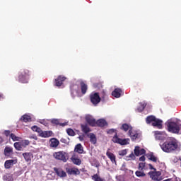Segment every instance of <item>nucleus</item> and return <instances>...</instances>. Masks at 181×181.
<instances>
[{"mask_svg":"<svg viewBox=\"0 0 181 181\" xmlns=\"http://www.w3.org/2000/svg\"><path fill=\"white\" fill-rule=\"evenodd\" d=\"M156 139L161 141L160 147L165 153H174L180 149V143L175 137H168L163 132L157 131L155 132Z\"/></svg>","mask_w":181,"mask_h":181,"instance_id":"1","label":"nucleus"},{"mask_svg":"<svg viewBox=\"0 0 181 181\" xmlns=\"http://www.w3.org/2000/svg\"><path fill=\"white\" fill-rule=\"evenodd\" d=\"M107 134L109 135H112L115 134L112 141L114 144H118L119 145L124 146V145H129V139H121L118 137V134L117 133V129H110L107 130Z\"/></svg>","mask_w":181,"mask_h":181,"instance_id":"2","label":"nucleus"},{"mask_svg":"<svg viewBox=\"0 0 181 181\" xmlns=\"http://www.w3.org/2000/svg\"><path fill=\"white\" fill-rule=\"evenodd\" d=\"M167 127L169 132H172L173 134H181V124L175 122H168L167 123Z\"/></svg>","mask_w":181,"mask_h":181,"instance_id":"3","label":"nucleus"},{"mask_svg":"<svg viewBox=\"0 0 181 181\" xmlns=\"http://www.w3.org/2000/svg\"><path fill=\"white\" fill-rule=\"evenodd\" d=\"M53 157L57 160H61L62 162L66 163L69 160V153L64 151H58L53 153Z\"/></svg>","mask_w":181,"mask_h":181,"instance_id":"4","label":"nucleus"},{"mask_svg":"<svg viewBox=\"0 0 181 181\" xmlns=\"http://www.w3.org/2000/svg\"><path fill=\"white\" fill-rule=\"evenodd\" d=\"M30 76V71L28 69H24L18 76V81L26 84L28 83V77Z\"/></svg>","mask_w":181,"mask_h":181,"instance_id":"5","label":"nucleus"},{"mask_svg":"<svg viewBox=\"0 0 181 181\" xmlns=\"http://www.w3.org/2000/svg\"><path fill=\"white\" fill-rule=\"evenodd\" d=\"M90 103H92L95 106L100 104L101 102V98L100 97V93H92L90 95Z\"/></svg>","mask_w":181,"mask_h":181,"instance_id":"6","label":"nucleus"},{"mask_svg":"<svg viewBox=\"0 0 181 181\" xmlns=\"http://www.w3.org/2000/svg\"><path fill=\"white\" fill-rule=\"evenodd\" d=\"M67 80V78L64 76L59 75L58 77L54 80V86L56 87H62L63 86L64 81Z\"/></svg>","mask_w":181,"mask_h":181,"instance_id":"7","label":"nucleus"},{"mask_svg":"<svg viewBox=\"0 0 181 181\" xmlns=\"http://www.w3.org/2000/svg\"><path fill=\"white\" fill-rule=\"evenodd\" d=\"M18 163V158H14L13 160H7L4 163L5 169H11L13 165H16Z\"/></svg>","mask_w":181,"mask_h":181,"instance_id":"8","label":"nucleus"},{"mask_svg":"<svg viewBox=\"0 0 181 181\" xmlns=\"http://www.w3.org/2000/svg\"><path fill=\"white\" fill-rule=\"evenodd\" d=\"M161 173L159 171H150L148 173V176H150L152 180H158L159 179V176H160Z\"/></svg>","mask_w":181,"mask_h":181,"instance_id":"9","label":"nucleus"},{"mask_svg":"<svg viewBox=\"0 0 181 181\" xmlns=\"http://www.w3.org/2000/svg\"><path fill=\"white\" fill-rule=\"evenodd\" d=\"M129 136H130L132 141H136L139 138V134L132 129H130L128 132Z\"/></svg>","mask_w":181,"mask_h":181,"instance_id":"10","label":"nucleus"},{"mask_svg":"<svg viewBox=\"0 0 181 181\" xmlns=\"http://www.w3.org/2000/svg\"><path fill=\"white\" fill-rule=\"evenodd\" d=\"M66 172L69 175H80V170H78V168H66Z\"/></svg>","mask_w":181,"mask_h":181,"instance_id":"11","label":"nucleus"},{"mask_svg":"<svg viewBox=\"0 0 181 181\" xmlns=\"http://www.w3.org/2000/svg\"><path fill=\"white\" fill-rule=\"evenodd\" d=\"M53 135V132L52 131H43L41 129V132H40L39 136H41V138H50Z\"/></svg>","mask_w":181,"mask_h":181,"instance_id":"12","label":"nucleus"},{"mask_svg":"<svg viewBox=\"0 0 181 181\" xmlns=\"http://www.w3.org/2000/svg\"><path fill=\"white\" fill-rule=\"evenodd\" d=\"M60 145V141L56 138H52L49 140V146L50 148H57Z\"/></svg>","mask_w":181,"mask_h":181,"instance_id":"13","label":"nucleus"},{"mask_svg":"<svg viewBox=\"0 0 181 181\" xmlns=\"http://www.w3.org/2000/svg\"><path fill=\"white\" fill-rule=\"evenodd\" d=\"M86 121L90 127H96L97 121H95V119H94L93 117L86 116Z\"/></svg>","mask_w":181,"mask_h":181,"instance_id":"14","label":"nucleus"},{"mask_svg":"<svg viewBox=\"0 0 181 181\" xmlns=\"http://www.w3.org/2000/svg\"><path fill=\"white\" fill-rule=\"evenodd\" d=\"M54 171L59 177H66L67 174L61 168H54Z\"/></svg>","mask_w":181,"mask_h":181,"instance_id":"15","label":"nucleus"},{"mask_svg":"<svg viewBox=\"0 0 181 181\" xmlns=\"http://www.w3.org/2000/svg\"><path fill=\"white\" fill-rule=\"evenodd\" d=\"M106 156L111 160L112 163H117V160L115 155L111 152H110V149H108L106 152Z\"/></svg>","mask_w":181,"mask_h":181,"instance_id":"16","label":"nucleus"},{"mask_svg":"<svg viewBox=\"0 0 181 181\" xmlns=\"http://www.w3.org/2000/svg\"><path fill=\"white\" fill-rule=\"evenodd\" d=\"M80 86H81V94L84 95L87 93V90H88V86H87V84H86V83H84V81H81Z\"/></svg>","mask_w":181,"mask_h":181,"instance_id":"17","label":"nucleus"},{"mask_svg":"<svg viewBox=\"0 0 181 181\" xmlns=\"http://www.w3.org/2000/svg\"><path fill=\"white\" fill-rule=\"evenodd\" d=\"M106 125H108V124L104 119H99L98 121H96V127L103 128V127H106Z\"/></svg>","mask_w":181,"mask_h":181,"instance_id":"18","label":"nucleus"},{"mask_svg":"<svg viewBox=\"0 0 181 181\" xmlns=\"http://www.w3.org/2000/svg\"><path fill=\"white\" fill-rule=\"evenodd\" d=\"M122 93V90H121V88H115L114 91H112V95L115 97V98H119V97H121Z\"/></svg>","mask_w":181,"mask_h":181,"instance_id":"19","label":"nucleus"},{"mask_svg":"<svg viewBox=\"0 0 181 181\" xmlns=\"http://www.w3.org/2000/svg\"><path fill=\"white\" fill-rule=\"evenodd\" d=\"M162 120L156 118L154 122L152 123L153 127H156L158 129H162Z\"/></svg>","mask_w":181,"mask_h":181,"instance_id":"20","label":"nucleus"},{"mask_svg":"<svg viewBox=\"0 0 181 181\" xmlns=\"http://www.w3.org/2000/svg\"><path fill=\"white\" fill-rule=\"evenodd\" d=\"M88 136L90 139V142L93 144V145H95L97 144V136L93 133H90L88 134Z\"/></svg>","mask_w":181,"mask_h":181,"instance_id":"21","label":"nucleus"},{"mask_svg":"<svg viewBox=\"0 0 181 181\" xmlns=\"http://www.w3.org/2000/svg\"><path fill=\"white\" fill-rule=\"evenodd\" d=\"M13 153V148L12 147L6 146L4 148V155L5 156H11Z\"/></svg>","mask_w":181,"mask_h":181,"instance_id":"22","label":"nucleus"},{"mask_svg":"<svg viewBox=\"0 0 181 181\" xmlns=\"http://www.w3.org/2000/svg\"><path fill=\"white\" fill-rule=\"evenodd\" d=\"M23 156L25 162H31L32 156H33V154L32 153H23Z\"/></svg>","mask_w":181,"mask_h":181,"instance_id":"23","label":"nucleus"},{"mask_svg":"<svg viewBox=\"0 0 181 181\" xmlns=\"http://www.w3.org/2000/svg\"><path fill=\"white\" fill-rule=\"evenodd\" d=\"M120 129H122V131H124V132H127V131H131V129H132V126L124 123L122 125Z\"/></svg>","mask_w":181,"mask_h":181,"instance_id":"24","label":"nucleus"},{"mask_svg":"<svg viewBox=\"0 0 181 181\" xmlns=\"http://www.w3.org/2000/svg\"><path fill=\"white\" fill-rule=\"evenodd\" d=\"M20 120L23 121V122H30L32 117L30 115H24L21 117Z\"/></svg>","mask_w":181,"mask_h":181,"instance_id":"25","label":"nucleus"},{"mask_svg":"<svg viewBox=\"0 0 181 181\" xmlns=\"http://www.w3.org/2000/svg\"><path fill=\"white\" fill-rule=\"evenodd\" d=\"M81 128L82 129V132H83L84 134H88V132H91V129L87 124H81Z\"/></svg>","mask_w":181,"mask_h":181,"instance_id":"26","label":"nucleus"},{"mask_svg":"<svg viewBox=\"0 0 181 181\" xmlns=\"http://www.w3.org/2000/svg\"><path fill=\"white\" fill-rule=\"evenodd\" d=\"M75 152H77L78 153H83V152H84L81 144H78L75 146Z\"/></svg>","mask_w":181,"mask_h":181,"instance_id":"27","label":"nucleus"},{"mask_svg":"<svg viewBox=\"0 0 181 181\" xmlns=\"http://www.w3.org/2000/svg\"><path fill=\"white\" fill-rule=\"evenodd\" d=\"M155 119H156V117L153 115H151L146 117V124H153Z\"/></svg>","mask_w":181,"mask_h":181,"instance_id":"28","label":"nucleus"},{"mask_svg":"<svg viewBox=\"0 0 181 181\" xmlns=\"http://www.w3.org/2000/svg\"><path fill=\"white\" fill-rule=\"evenodd\" d=\"M147 158L148 159H149V160H151L152 162H158V158H156L155 155H153V153H151L150 154H148L147 156Z\"/></svg>","mask_w":181,"mask_h":181,"instance_id":"29","label":"nucleus"},{"mask_svg":"<svg viewBox=\"0 0 181 181\" xmlns=\"http://www.w3.org/2000/svg\"><path fill=\"white\" fill-rule=\"evenodd\" d=\"M14 148L16 151H23V147H22V144L20 142L14 143Z\"/></svg>","mask_w":181,"mask_h":181,"instance_id":"30","label":"nucleus"},{"mask_svg":"<svg viewBox=\"0 0 181 181\" xmlns=\"http://www.w3.org/2000/svg\"><path fill=\"white\" fill-rule=\"evenodd\" d=\"M71 161L74 165H77L78 166H80L81 165V160L78 158H71Z\"/></svg>","mask_w":181,"mask_h":181,"instance_id":"31","label":"nucleus"},{"mask_svg":"<svg viewBox=\"0 0 181 181\" xmlns=\"http://www.w3.org/2000/svg\"><path fill=\"white\" fill-rule=\"evenodd\" d=\"M146 107V103H139V106L137 107V111L139 112H142V111H144L145 110Z\"/></svg>","mask_w":181,"mask_h":181,"instance_id":"32","label":"nucleus"},{"mask_svg":"<svg viewBox=\"0 0 181 181\" xmlns=\"http://www.w3.org/2000/svg\"><path fill=\"white\" fill-rule=\"evenodd\" d=\"M21 144V146L23 148H26L29 144H30V141L29 140H23L22 141H20Z\"/></svg>","mask_w":181,"mask_h":181,"instance_id":"33","label":"nucleus"},{"mask_svg":"<svg viewBox=\"0 0 181 181\" xmlns=\"http://www.w3.org/2000/svg\"><path fill=\"white\" fill-rule=\"evenodd\" d=\"M92 180L94 181H104V180L101 177H100V175L98 174H95L92 176Z\"/></svg>","mask_w":181,"mask_h":181,"instance_id":"34","label":"nucleus"},{"mask_svg":"<svg viewBox=\"0 0 181 181\" xmlns=\"http://www.w3.org/2000/svg\"><path fill=\"white\" fill-rule=\"evenodd\" d=\"M135 175L137 177H145L146 176V174L142 171H136Z\"/></svg>","mask_w":181,"mask_h":181,"instance_id":"35","label":"nucleus"},{"mask_svg":"<svg viewBox=\"0 0 181 181\" xmlns=\"http://www.w3.org/2000/svg\"><path fill=\"white\" fill-rule=\"evenodd\" d=\"M66 134L69 135V136H74L76 135V132L72 129H67Z\"/></svg>","mask_w":181,"mask_h":181,"instance_id":"36","label":"nucleus"},{"mask_svg":"<svg viewBox=\"0 0 181 181\" xmlns=\"http://www.w3.org/2000/svg\"><path fill=\"white\" fill-rule=\"evenodd\" d=\"M10 138H11L12 141H13V142L16 141H19V139H21V137L19 136H16V135H15V134L11 133L10 134Z\"/></svg>","mask_w":181,"mask_h":181,"instance_id":"37","label":"nucleus"},{"mask_svg":"<svg viewBox=\"0 0 181 181\" xmlns=\"http://www.w3.org/2000/svg\"><path fill=\"white\" fill-rule=\"evenodd\" d=\"M31 129H33L34 132H37L38 134H40V132L42 131V129L40 127H38L37 126H33L31 127Z\"/></svg>","mask_w":181,"mask_h":181,"instance_id":"38","label":"nucleus"},{"mask_svg":"<svg viewBox=\"0 0 181 181\" xmlns=\"http://www.w3.org/2000/svg\"><path fill=\"white\" fill-rule=\"evenodd\" d=\"M3 180L4 181H13V178H12V176L8 174H6V175H4Z\"/></svg>","mask_w":181,"mask_h":181,"instance_id":"39","label":"nucleus"},{"mask_svg":"<svg viewBox=\"0 0 181 181\" xmlns=\"http://www.w3.org/2000/svg\"><path fill=\"white\" fill-rule=\"evenodd\" d=\"M131 159L133 160L135 159V155H134V153H132L129 156L126 157V160H131Z\"/></svg>","mask_w":181,"mask_h":181,"instance_id":"40","label":"nucleus"},{"mask_svg":"<svg viewBox=\"0 0 181 181\" xmlns=\"http://www.w3.org/2000/svg\"><path fill=\"white\" fill-rule=\"evenodd\" d=\"M52 124L54 125H59L60 124V121L59 119H53L51 120Z\"/></svg>","mask_w":181,"mask_h":181,"instance_id":"41","label":"nucleus"},{"mask_svg":"<svg viewBox=\"0 0 181 181\" xmlns=\"http://www.w3.org/2000/svg\"><path fill=\"white\" fill-rule=\"evenodd\" d=\"M139 151H140L139 146H136L134 148V155L136 156H139Z\"/></svg>","mask_w":181,"mask_h":181,"instance_id":"42","label":"nucleus"},{"mask_svg":"<svg viewBox=\"0 0 181 181\" xmlns=\"http://www.w3.org/2000/svg\"><path fill=\"white\" fill-rule=\"evenodd\" d=\"M145 169V163H139V170H144Z\"/></svg>","mask_w":181,"mask_h":181,"instance_id":"43","label":"nucleus"},{"mask_svg":"<svg viewBox=\"0 0 181 181\" xmlns=\"http://www.w3.org/2000/svg\"><path fill=\"white\" fill-rule=\"evenodd\" d=\"M119 156H125L127 155V149L119 151Z\"/></svg>","mask_w":181,"mask_h":181,"instance_id":"44","label":"nucleus"},{"mask_svg":"<svg viewBox=\"0 0 181 181\" xmlns=\"http://www.w3.org/2000/svg\"><path fill=\"white\" fill-rule=\"evenodd\" d=\"M145 153H146V151L144 148L139 150V155H145Z\"/></svg>","mask_w":181,"mask_h":181,"instance_id":"45","label":"nucleus"},{"mask_svg":"<svg viewBox=\"0 0 181 181\" xmlns=\"http://www.w3.org/2000/svg\"><path fill=\"white\" fill-rule=\"evenodd\" d=\"M4 135H6V136H9V135L11 136V131L5 130L4 131Z\"/></svg>","mask_w":181,"mask_h":181,"instance_id":"46","label":"nucleus"},{"mask_svg":"<svg viewBox=\"0 0 181 181\" xmlns=\"http://www.w3.org/2000/svg\"><path fill=\"white\" fill-rule=\"evenodd\" d=\"M148 167L151 170H156V168H153V165H152V164H148Z\"/></svg>","mask_w":181,"mask_h":181,"instance_id":"47","label":"nucleus"},{"mask_svg":"<svg viewBox=\"0 0 181 181\" xmlns=\"http://www.w3.org/2000/svg\"><path fill=\"white\" fill-rule=\"evenodd\" d=\"M145 156H142L141 157L139 158L140 162H145Z\"/></svg>","mask_w":181,"mask_h":181,"instance_id":"48","label":"nucleus"},{"mask_svg":"<svg viewBox=\"0 0 181 181\" xmlns=\"http://www.w3.org/2000/svg\"><path fill=\"white\" fill-rule=\"evenodd\" d=\"M59 125L61 127H66V125H67V123H59Z\"/></svg>","mask_w":181,"mask_h":181,"instance_id":"49","label":"nucleus"},{"mask_svg":"<svg viewBox=\"0 0 181 181\" xmlns=\"http://www.w3.org/2000/svg\"><path fill=\"white\" fill-rule=\"evenodd\" d=\"M4 98H5L4 94H0V100H4Z\"/></svg>","mask_w":181,"mask_h":181,"instance_id":"50","label":"nucleus"},{"mask_svg":"<svg viewBox=\"0 0 181 181\" xmlns=\"http://www.w3.org/2000/svg\"><path fill=\"white\" fill-rule=\"evenodd\" d=\"M4 142V139L0 136V144H2Z\"/></svg>","mask_w":181,"mask_h":181,"instance_id":"51","label":"nucleus"},{"mask_svg":"<svg viewBox=\"0 0 181 181\" xmlns=\"http://www.w3.org/2000/svg\"><path fill=\"white\" fill-rule=\"evenodd\" d=\"M71 95H73V93H74L73 88H71Z\"/></svg>","mask_w":181,"mask_h":181,"instance_id":"52","label":"nucleus"},{"mask_svg":"<svg viewBox=\"0 0 181 181\" xmlns=\"http://www.w3.org/2000/svg\"><path fill=\"white\" fill-rule=\"evenodd\" d=\"M63 141H64V139H61V142H63Z\"/></svg>","mask_w":181,"mask_h":181,"instance_id":"53","label":"nucleus"},{"mask_svg":"<svg viewBox=\"0 0 181 181\" xmlns=\"http://www.w3.org/2000/svg\"><path fill=\"white\" fill-rule=\"evenodd\" d=\"M34 139H37V137L35 136L33 137Z\"/></svg>","mask_w":181,"mask_h":181,"instance_id":"54","label":"nucleus"},{"mask_svg":"<svg viewBox=\"0 0 181 181\" xmlns=\"http://www.w3.org/2000/svg\"><path fill=\"white\" fill-rule=\"evenodd\" d=\"M164 181H170V180H169V179H167V180H164Z\"/></svg>","mask_w":181,"mask_h":181,"instance_id":"55","label":"nucleus"}]
</instances>
